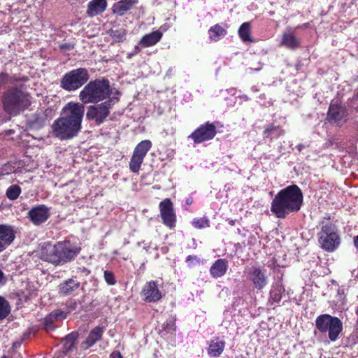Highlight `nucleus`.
Segmentation results:
<instances>
[{"mask_svg":"<svg viewBox=\"0 0 358 358\" xmlns=\"http://www.w3.org/2000/svg\"><path fill=\"white\" fill-rule=\"evenodd\" d=\"M192 225L197 229H203L209 227V220L206 217L194 218L192 222Z\"/></svg>","mask_w":358,"mask_h":358,"instance_id":"34","label":"nucleus"},{"mask_svg":"<svg viewBox=\"0 0 358 358\" xmlns=\"http://www.w3.org/2000/svg\"><path fill=\"white\" fill-rule=\"evenodd\" d=\"M195 261L196 262H199V259L197 258V257L196 256H191V255H189L187 257V262H189V261Z\"/></svg>","mask_w":358,"mask_h":358,"instance_id":"45","label":"nucleus"},{"mask_svg":"<svg viewBox=\"0 0 358 358\" xmlns=\"http://www.w3.org/2000/svg\"><path fill=\"white\" fill-rule=\"evenodd\" d=\"M262 68V64L261 63H259L258 67H257L255 69L250 68L248 69V71H249V73H252L253 71H258L261 70Z\"/></svg>","mask_w":358,"mask_h":358,"instance_id":"44","label":"nucleus"},{"mask_svg":"<svg viewBox=\"0 0 358 358\" xmlns=\"http://www.w3.org/2000/svg\"><path fill=\"white\" fill-rule=\"evenodd\" d=\"M215 126L209 122L201 124L190 136L195 143H201L206 141L213 139L216 135Z\"/></svg>","mask_w":358,"mask_h":358,"instance_id":"11","label":"nucleus"},{"mask_svg":"<svg viewBox=\"0 0 358 358\" xmlns=\"http://www.w3.org/2000/svg\"><path fill=\"white\" fill-rule=\"evenodd\" d=\"M106 7V0H91L87 4L86 13L89 17H94L103 13Z\"/></svg>","mask_w":358,"mask_h":358,"instance_id":"22","label":"nucleus"},{"mask_svg":"<svg viewBox=\"0 0 358 358\" xmlns=\"http://www.w3.org/2000/svg\"><path fill=\"white\" fill-rule=\"evenodd\" d=\"M10 312L9 303L2 296H0V320L6 318Z\"/></svg>","mask_w":358,"mask_h":358,"instance_id":"33","label":"nucleus"},{"mask_svg":"<svg viewBox=\"0 0 358 358\" xmlns=\"http://www.w3.org/2000/svg\"><path fill=\"white\" fill-rule=\"evenodd\" d=\"M162 33L157 30L144 35L141 39L140 44L143 47H150L157 44L162 38Z\"/></svg>","mask_w":358,"mask_h":358,"instance_id":"26","label":"nucleus"},{"mask_svg":"<svg viewBox=\"0 0 358 358\" xmlns=\"http://www.w3.org/2000/svg\"><path fill=\"white\" fill-rule=\"evenodd\" d=\"M327 116L330 122L342 125L348 120V113L345 107L331 104Z\"/></svg>","mask_w":358,"mask_h":358,"instance_id":"13","label":"nucleus"},{"mask_svg":"<svg viewBox=\"0 0 358 358\" xmlns=\"http://www.w3.org/2000/svg\"><path fill=\"white\" fill-rule=\"evenodd\" d=\"M15 238L14 227L9 224H0V252L6 250Z\"/></svg>","mask_w":358,"mask_h":358,"instance_id":"14","label":"nucleus"},{"mask_svg":"<svg viewBox=\"0 0 358 358\" xmlns=\"http://www.w3.org/2000/svg\"><path fill=\"white\" fill-rule=\"evenodd\" d=\"M285 292V289L280 281H277L272 285L270 291V298L273 302H279Z\"/></svg>","mask_w":358,"mask_h":358,"instance_id":"28","label":"nucleus"},{"mask_svg":"<svg viewBox=\"0 0 358 358\" xmlns=\"http://www.w3.org/2000/svg\"><path fill=\"white\" fill-rule=\"evenodd\" d=\"M285 131L280 126H275L273 124H268L263 132L264 138H269L271 141L284 135Z\"/></svg>","mask_w":358,"mask_h":358,"instance_id":"27","label":"nucleus"},{"mask_svg":"<svg viewBox=\"0 0 358 358\" xmlns=\"http://www.w3.org/2000/svg\"><path fill=\"white\" fill-rule=\"evenodd\" d=\"M280 45L288 49L294 50L299 47L300 39L298 38L292 31H287L283 33Z\"/></svg>","mask_w":358,"mask_h":358,"instance_id":"23","label":"nucleus"},{"mask_svg":"<svg viewBox=\"0 0 358 358\" xmlns=\"http://www.w3.org/2000/svg\"><path fill=\"white\" fill-rule=\"evenodd\" d=\"M55 244L43 243L40 249V257L43 261L55 265H60L59 257L56 255Z\"/></svg>","mask_w":358,"mask_h":358,"instance_id":"16","label":"nucleus"},{"mask_svg":"<svg viewBox=\"0 0 358 358\" xmlns=\"http://www.w3.org/2000/svg\"><path fill=\"white\" fill-rule=\"evenodd\" d=\"M104 332V328L101 327H96L89 334L87 338L81 343L80 348L87 350L93 346L98 341H99Z\"/></svg>","mask_w":358,"mask_h":358,"instance_id":"21","label":"nucleus"},{"mask_svg":"<svg viewBox=\"0 0 358 358\" xmlns=\"http://www.w3.org/2000/svg\"><path fill=\"white\" fill-rule=\"evenodd\" d=\"M265 271L257 267H252L249 271L250 279L256 289H262L268 283Z\"/></svg>","mask_w":358,"mask_h":358,"instance_id":"18","label":"nucleus"},{"mask_svg":"<svg viewBox=\"0 0 358 358\" xmlns=\"http://www.w3.org/2000/svg\"><path fill=\"white\" fill-rule=\"evenodd\" d=\"M228 268V261L226 259H219L216 260L210 268V273L214 278L223 276Z\"/></svg>","mask_w":358,"mask_h":358,"instance_id":"24","label":"nucleus"},{"mask_svg":"<svg viewBox=\"0 0 358 358\" xmlns=\"http://www.w3.org/2000/svg\"><path fill=\"white\" fill-rule=\"evenodd\" d=\"M30 105V95L20 88L11 87L3 94V109L9 115L15 116L27 109Z\"/></svg>","mask_w":358,"mask_h":358,"instance_id":"3","label":"nucleus"},{"mask_svg":"<svg viewBox=\"0 0 358 358\" xmlns=\"http://www.w3.org/2000/svg\"><path fill=\"white\" fill-rule=\"evenodd\" d=\"M303 196L296 185L281 189L273 199L271 211L279 219H284L291 213H297L301 208Z\"/></svg>","mask_w":358,"mask_h":358,"instance_id":"2","label":"nucleus"},{"mask_svg":"<svg viewBox=\"0 0 358 358\" xmlns=\"http://www.w3.org/2000/svg\"><path fill=\"white\" fill-rule=\"evenodd\" d=\"M103 277L106 282L108 285H114L116 283V279L115 278L114 273L108 270H106L103 272Z\"/></svg>","mask_w":358,"mask_h":358,"instance_id":"36","label":"nucleus"},{"mask_svg":"<svg viewBox=\"0 0 358 358\" xmlns=\"http://www.w3.org/2000/svg\"><path fill=\"white\" fill-rule=\"evenodd\" d=\"M66 317V314L65 312L59 310H57L55 311L52 312L49 316L46 318L47 321H57L62 320L65 319Z\"/></svg>","mask_w":358,"mask_h":358,"instance_id":"35","label":"nucleus"},{"mask_svg":"<svg viewBox=\"0 0 358 358\" xmlns=\"http://www.w3.org/2000/svg\"><path fill=\"white\" fill-rule=\"evenodd\" d=\"M110 94L109 81L106 79H96L90 81L80 92L79 98L82 104L98 103L106 99Z\"/></svg>","mask_w":358,"mask_h":358,"instance_id":"4","label":"nucleus"},{"mask_svg":"<svg viewBox=\"0 0 358 358\" xmlns=\"http://www.w3.org/2000/svg\"><path fill=\"white\" fill-rule=\"evenodd\" d=\"M110 358H122V356L120 352L115 351L111 353Z\"/></svg>","mask_w":358,"mask_h":358,"instance_id":"41","label":"nucleus"},{"mask_svg":"<svg viewBox=\"0 0 358 358\" xmlns=\"http://www.w3.org/2000/svg\"><path fill=\"white\" fill-rule=\"evenodd\" d=\"M73 48V45L69 43H62L59 45V48L63 50H71Z\"/></svg>","mask_w":358,"mask_h":358,"instance_id":"39","label":"nucleus"},{"mask_svg":"<svg viewBox=\"0 0 358 358\" xmlns=\"http://www.w3.org/2000/svg\"><path fill=\"white\" fill-rule=\"evenodd\" d=\"M88 80L87 70L85 68H78L64 74L60 85L66 91H74L83 86Z\"/></svg>","mask_w":358,"mask_h":358,"instance_id":"7","label":"nucleus"},{"mask_svg":"<svg viewBox=\"0 0 358 358\" xmlns=\"http://www.w3.org/2000/svg\"><path fill=\"white\" fill-rule=\"evenodd\" d=\"M127 31L124 29H111L110 36L115 42H122L126 39Z\"/></svg>","mask_w":358,"mask_h":358,"instance_id":"31","label":"nucleus"},{"mask_svg":"<svg viewBox=\"0 0 358 358\" xmlns=\"http://www.w3.org/2000/svg\"><path fill=\"white\" fill-rule=\"evenodd\" d=\"M138 3V0H120L113 5V13L118 16H123L128 11L132 10Z\"/></svg>","mask_w":358,"mask_h":358,"instance_id":"19","label":"nucleus"},{"mask_svg":"<svg viewBox=\"0 0 358 358\" xmlns=\"http://www.w3.org/2000/svg\"><path fill=\"white\" fill-rule=\"evenodd\" d=\"M141 294L147 302H156L161 299L162 293L155 281H150L143 286Z\"/></svg>","mask_w":358,"mask_h":358,"instance_id":"15","label":"nucleus"},{"mask_svg":"<svg viewBox=\"0 0 358 358\" xmlns=\"http://www.w3.org/2000/svg\"><path fill=\"white\" fill-rule=\"evenodd\" d=\"M59 250L61 251L59 264L63 265L75 259L79 254L80 248L69 241H59Z\"/></svg>","mask_w":358,"mask_h":358,"instance_id":"12","label":"nucleus"},{"mask_svg":"<svg viewBox=\"0 0 358 358\" xmlns=\"http://www.w3.org/2000/svg\"><path fill=\"white\" fill-rule=\"evenodd\" d=\"M238 36L243 42H253L251 36V24L250 22H246L243 23L238 31Z\"/></svg>","mask_w":358,"mask_h":358,"instance_id":"30","label":"nucleus"},{"mask_svg":"<svg viewBox=\"0 0 358 358\" xmlns=\"http://www.w3.org/2000/svg\"><path fill=\"white\" fill-rule=\"evenodd\" d=\"M321 230L317 234L320 247L325 251L333 252L340 245V237L336 226L329 219H324L320 222Z\"/></svg>","mask_w":358,"mask_h":358,"instance_id":"5","label":"nucleus"},{"mask_svg":"<svg viewBox=\"0 0 358 358\" xmlns=\"http://www.w3.org/2000/svg\"><path fill=\"white\" fill-rule=\"evenodd\" d=\"M21 187L17 185H10L6 190V194L8 199L15 200L21 194Z\"/></svg>","mask_w":358,"mask_h":358,"instance_id":"32","label":"nucleus"},{"mask_svg":"<svg viewBox=\"0 0 358 358\" xmlns=\"http://www.w3.org/2000/svg\"><path fill=\"white\" fill-rule=\"evenodd\" d=\"M166 329L168 330L175 331L176 329V326L175 323H173V322H171V324L168 323L166 324Z\"/></svg>","mask_w":358,"mask_h":358,"instance_id":"42","label":"nucleus"},{"mask_svg":"<svg viewBox=\"0 0 358 358\" xmlns=\"http://www.w3.org/2000/svg\"><path fill=\"white\" fill-rule=\"evenodd\" d=\"M3 170L6 172V173L14 172L15 171V163L10 162L6 164L3 167Z\"/></svg>","mask_w":358,"mask_h":358,"instance_id":"37","label":"nucleus"},{"mask_svg":"<svg viewBox=\"0 0 358 358\" xmlns=\"http://www.w3.org/2000/svg\"><path fill=\"white\" fill-rule=\"evenodd\" d=\"M208 34L212 41H218L226 36L227 30L217 24L209 29Z\"/></svg>","mask_w":358,"mask_h":358,"instance_id":"29","label":"nucleus"},{"mask_svg":"<svg viewBox=\"0 0 358 358\" xmlns=\"http://www.w3.org/2000/svg\"><path fill=\"white\" fill-rule=\"evenodd\" d=\"M82 356H83V355H82V353L79 352V353H78V357H82Z\"/></svg>","mask_w":358,"mask_h":358,"instance_id":"51","label":"nucleus"},{"mask_svg":"<svg viewBox=\"0 0 358 358\" xmlns=\"http://www.w3.org/2000/svg\"><path fill=\"white\" fill-rule=\"evenodd\" d=\"M118 101L117 96L109 97V99L103 103L95 106H90L88 108L86 117L88 120H92L97 124L104 122L110 113V108Z\"/></svg>","mask_w":358,"mask_h":358,"instance_id":"8","label":"nucleus"},{"mask_svg":"<svg viewBox=\"0 0 358 358\" xmlns=\"http://www.w3.org/2000/svg\"><path fill=\"white\" fill-rule=\"evenodd\" d=\"M49 216V208L44 205L38 206L29 211V217L36 225L45 222Z\"/></svg>","mask_w":358,"mask_h":358,"instance_id":"17","label":"nucleus"},{"mask_svg":"<svg viewBox=\"0 0 358 358\" xmlns=\"http://www.w3.org/2000/svg\"><path fill=\"white\" fill-rule=\"evenodd\" d=\"M44 124H45V119H44V118H43V119L40 121V122H39V126H40V127H43V126L44 125Z\"/></svg>","mask_w":358,"mask_h":358,"instance_id":"49","label":"nucleus"},{"mask_svg":"<svg viewBox=\"0 0 358 358\" xmlns=\"http://www.w3.org/2000/svg\"><path fill=\"white\" fill-rule=\"evenodd\" d=\"M151 148L152 142L150 140H143L137 144L129 162V169L132 173H138L144 158Z\"/></svg>","mask_w":358,"mask_h":358,"instance_id":"9","label":"nucleus"},{"mask_svg":"<svg viewBox=\"0 0 358 358\" xmlns=\"http://www.w3.org/2000/svg\"><path fill=\"white\" fill-rule=\"evenodd\" d=\"M338 294H343V289H342V288H338Z\"/></svg>","mask_w":358,"mask_h":358,"instance_id":"50","label":"nucleus"},{"mask_svg":"<svg viewBox=\"0 0 358 358\" xmlns=\"http://www.w3.org/2000/svg\"><path fill=\"white\" fill-rule=\"evenodd\" d=\"M159 208L163 224L171 229L175 227L176 215L174 212L173 205L171 199H165L161 201Z\"/></svg>","mask_w":358,"mask_h":358,"instance_id":"10","label":"nucleus"},{"mask_svg":"<svg viewBox=\"0 0 358 358\" xmlns=\"http://www.w3.org/2000/svg\"><path fill=\"white\" fill-rule=\"evenodd\" d=\"M185 202H186V204H187V205H191V204L192 203V202H193V199H192V197H188V198L186 199Z\"/></svg>","mask_w":358,"mask_h":358,"instance_id":"47","label":"nucleus"},{"mask_svg":"<svg viewBox=\"0 0 358 358\" xmlns=\"http://www.w3.org/2000/svg\"><path fill=\"white\" fill-rule=\"evenodd\" d=\"M6 279L4 276L3 273L0 270V285H3L6 283Z\"/></svg>","mask_w":358,"mask_h":358,"instance_id":"40","label":"nucleus"},{"mask_svg":"<svg viewBox=\"0 0 358 358\" xmlns=\"http://www.w3.org/2000/svg\"><path fill=\"white\" fill-rule=\"evenodd\" d=\"M59 248H60V245H59V242H57L56 244H55V249H56V255L57 256H59V257H60V253H61V251L59 250Z\"/></svg>","mask_w":358,"mask_h":358,"instance_id":"43","label":"nucleus"},{"mask_svg":"<svg viewBox=\"0 0 358 358\" xmlns=\"http://www.w3.org/2000/svg\"><path fill=\"white\" fill-rule=\"evenodd\" d=\"M62 115L52 124V135L61 141L78 136L82 129L85 106L80 103L69 102L62 108Z\"/></svg>","mask_w":358,"mask_h":358,"instance_id":"1","label":"nucleus"},{"mask_svg":"<svg viewBox=\"0 0 358 358\" xmlns=\"http://www.w3.org/2000/svg\"><path fill=\"white\" fill-rule=\"evenodd\" d=\"M240 99H241L242 100H243L244 101H247L249 100V98L247 95H242L240 96Z\"/></svg>","mask_w":358,"mask_h":358,"instance_id":"48","label":"nucleus"},{"mask_svg":"<svg viewBox=\"0 0 358 358\" xmlns=\"http://www.w3.org/2000/svg\"><path fill=\"white\" fill-rule=\"evenodd\" d=\"M9 82V76L6 73H0V87Z\"/></svg>","mask_w":358,"mask_h":358,"instance_id":"38","label":"nucleus"},{"mask_svg":"<svg viewBox=\"0 0 358 358\" xmlns=\"http://www.w3.org/2000/svg\"><path fill=\"white\" fill-rule=\"evenodd\" d=\"M80 287V282L76 278L67 279L58 286L59 294L64 296L73 294Z\"/></svg>","mask_w":358,"mask_h":358,"instance_id":"20","label":"nucleus"},{"mask_svg":"<svg viewBox=\"0 0 358 358\" xmlns=\"http://www.w3.org/2000/svg\"><path fill=\"white\" fill-rule=\"evenodd\" d=\"M302 148V146L301 145H299V150H301Z\"/></svg>","mask_w":358,"mask_h":358,"instance_id":"52","label":"nucleus"},{"mask_svg":"<svg viewBox=\"0 0 358 358\" xmlns=\"http://www.w3.org/2000/svg\"><path fill=\"white\" fill-rule=\"evenodd\" d=\"M1 358H8V357L4 355Z\"/></svg>","mask_w":358,"mask_h":358,"instance_id":"53","label":"nucleus"},{"mask_svg":"<svg viewBox=\"0 0 358 358\" xmlns=\"http://www.w3.org/2000/svg\"><path fill=\"white\" fill-rule=\"evenodd\" d=\"M353 243L355 247L358 249V235L354 238Z\"/></svg>","mask_w":358,"mask_h":358,"instance_id":"46","label":"nucleus"},{"mask_svg":"<svg viewBox=\"0 0 358 358\" xmlns=\"http://www.w3.org/2000/svg\"><path fill=\"white\" fill-rule=\"evenodd\" d=\"M225 348V342L220 341L218 338L213 339L210 341L208 348V355L210 357H219Z\"/></svg>","mask_w":358,"mask_h":358,"instance_id":"25","label":"nucleus"},{"mask_svg":"<svg viewBox=\"0 0 358 358\" xmlns=\"http://www.w3.org/2000/svg\"><path fill=\"white\" fill-rule=\"evenodd\" d=\"M315 326L321 333H328L331 341H336L343 330L341 320L329 314H323L315 320Z\"/></svg>","mask_w":358,"mask_h":358,"instance_id":"6","label":"nucleus"}]
</instances>
